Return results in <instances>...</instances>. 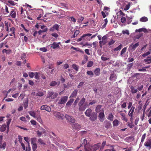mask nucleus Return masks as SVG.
<instances>
[{"mask_svg": "<svg viewBox=\"0 0 151 151\" xmlns=\"http://www.w3.org/2000/svg\"><path fill=\"white\" fill-rule=\"evenodd\" d=\"M72 68L77 72L79 69V66L76 64H73L72 65Z\"/></svg>", "mask_w": 151, "mask_h": 151, "instance_id": "35", "label": "nucleus"}, {"mask_svg": "<svg viewBox=\"0 0 151 151\" xmlns=\"http://www.w3.org/2000/svg\"><path fill=\"white\" fill-rule=\"evenodd\" d=\"M88 106V105L87 103L85 104L83 107H79V109L80 111H82L84 110L86 107Z\"/></svg>", "mask_w": 151, "mask_h": 151, "instance_id": "33", "label": "nucleus"}, {"mask_svg": "<svg viewBox=\"0 0 151 151\" xmlns=\"http://www.w3.org/2000/svg\"><path fill=\"white\" fill-rule=\"evenodd\" d=\"M127 47H125L122 50L121 52L120 55H122L125 52H126V51L127 50Z\"/></svg>", "mask_w": 151, "mask_h": 151, "instance_id": "43", "label": "nucleus"}, {"mask_svg": "<svg viewBox=\"0 0 151 151\" xmlns=\"http://www.w3.org/2000/svg\"><path fill=\"white\" fill-rule=\"evenodd\" d=\"M53 114L55 116L59 119L63 120L65 117L64 115L60 112L54 111Z\"/></svg>", "mask_w": 151, "mask_h": 151, "instance_id": "2", "label": "nucleus"}, {"mask_svg": "<svg viewBox=\"0 0 151 151\" xmlns=\"http://www.w3.org/2000/svg\"><path fill=\"white\" fill-rule=\"evenodd\" d=\"M71 125L73 128L75 129H79L81 127V126L77 123L72 124Z\"/></svg>", "mask_w": 151, "mask_h": 151, "instance_id": "15", "label": "nucleus"}, {"mask_svg": "<svg viewBox=\"0 0 151 151\" xmlns=\"http://www.w3.org/2000/svg\"><path fill=\"white\" fill-rule=\"evenodd\" d=\"M29 113L31 116L34 118H35L36 116V111H29Z\"/></svg>", "mask_w": 151, "mask_h": 151, "instance_id": "25", "label": "nucleus"}, {"mask_svg": "<svg viewBox=\"0 0 151 151\" xmlns=\"http://www.w3.org/2000/svg\"><path fill=\"white\" fill-rule=\"evenodd\" d=\"M65 118L70 123L71 125L72 124L74 123L75 122V119L73 118L72 116H70L68 114H66Z\"/></svg>", "mask_w": 151, "mask_h": 151, "instance_id": "4", "label": "nucleus"}, {"mask_svg": "<svg viewBox=\"0 0 151 151\" xmlns=\"http://www.w3.org/2000/svg\"><path fill=\"white\" fill-rule=\"evenodd\" d=\"M101 58V60L103 61H106L109 60V58L106 57V55H102Z\"/></svg>", "mask_w": 151, "mask_h": 151, "instance_id": "28", "label": "nucleus"}, {"mask_svg": "<svg viewBox=\"0 0 151 151\" xmlns=\"http://www.w3.org/2000/svg\"><path fill=\"white\" fill-rule=\"evenodd\" d=\"M28 106V101L27 100L24 102V108L26 109Z\"/></svg>", "mask_w": 151, "mask_h": 151, "instance_id": "57", "label": "nucleus"}, {"mask_svg": "<svg viewBox=\"0 0 151 151\" xmlns=\"http://www.w3.org/2000/svg\"><path fill=\"white\" fill-rule=\"evenodd\" d=\"M122 33L123 34H127V35H129V31L127 30H123L122 31Z\"/></svg>", "mask_w": 151, "mask_h": 151, "instance_id": "59", "label": "nucleus"}, {"mask_svg": "<svg viewBox=\"0 0 151 151\" xmlns=\"http://www.w3.org/2000/svg\"><path fill=\"white\" fill-rule=\"evenodd\" d=\"M7 127L5 125H3L1 126V127L0 128V131L1 132H3L6 129V128Z\"/></svg>", "mask_w": 151, "mask_h": 151, "instance_id": "38", "label": "nucleus"}, {"mask_svg": "<svg viewBox=\"0 0 151 151\" xmlns=\"http://www.w3.org/2000/svg\"><path fill=\"white\" fill-rule=\"evenodd\" d=\"M130 6V3L128 2L127 4L125 5L124 7V8L123 9L125 11H127L128 10Z\"/></svg>", "mask_w": 151, "mask_h": 151, "instance_id": "26", "label": "nucleus"}, {"mask_svg": "<svg viewBox=\"0 0 151 151\" xmlns=\"http://www.w3.org/2000/svg\"><path fill=\"white\" fill-rule=\"evenodd\" d=\"M101 108V105H99L97 106L96 107V112L97 113L99 112Z\"/></svg>", "mask_w": 151, "mask_h": 151, "instance_id": "53", "label": "nucleus"}, {"mask_svg": "<svg viewBox=\"0 0 151 151\" xmlns=\"http://www.w3.org/2000/svg\"><path fill=\"white\" fill-rule=\"evenodd\" d=\"M147 32L146 29L144 28H141L139 29H136L135 30L136 32Z\"/></svg>", "mask_w": 151, "mask_h": 151, "instance_id": "22", "label": "nucleus"}, {"mask_svg": "<svg viewBox=\"0 0 151 151\" xmlns=\"http://www.w3.org/2000/svg\"><path fill=\"white\" fill-rule=\"evenodd\" d=\"M89 117H90L89 119L91 121H94L97 119V115L96 113L94 112V113H93V114H92V115L91 116H89Z\"/></svg>", "mask_w": 151, "mask_h": 151, "instance_id": "9", "label": "nucleus"}, {"mask_svg": "<svg viewBox=\"0 0 151 151\" xmlns=\"http://www.w3.org/2000/svg\"><path fill=\"white\" fill-rule=\"evenodd\" d=\"M61 45L60 42H54L52 44H51L49 45L51 47H52L53 49H56L59 48L60 46Z\"/></svg>", "mask_w": 151, "mask_h": 151, "instance_id": "6", "label": "nucleus"}, {"mask_svg": "<svg viewBox=\"0 0 151 151\" xmlns=\"http://www.w3.org/2000/svg\"><path fill=\"white\" fill-rule=\"evenodd\" d=\"M92 35L91 34H85L83 35L81 37L78 39L76 41L77 42H80L82 40V38L84 37H86V36L90 37Z\"/></svg>", "mask_w": 151, "mask_h": 151, "instance_id": "16", "label": "nucleus"}, {"mask_svg": "<svg viewBox=\"0 0 151 151\" xmlns=\"http://www.w3.org/2000/svg\"><path fill=\"white\" fill-rule=\"evenodd\" d=\"M121 107L123 108H124L126 106V103L122 101L121 103Z\"/></svg>", "mask_w": 151, "mask_h": 151, "instance_id": "51", "label": "nucleus"}, {"mask_svg": "<svg viewBox=\"0 0 151 151\" xmlns=\"http://www.w3.org/2000/svg\"><path fill=\"white\" fill-rule=\"evenodd\" d=\"M99 120L101 122H103L104 120L105 116L104 111H102L99 113Z\"/></svg>", "mask_w": 151, "mask_h": 151, "instance_id": "8", "label": "nucleus"}, {"mask_svg": "<svg viewBox=\"0 0 151 151\" xmlns=\"http://www.w3.org/2000/svg\"><path fill=\"white\" fill-rule=\"evenodd\" d=\"M8 4V5H9L11 6H15L17 4V3L14 2L12 0H9L7 1Z\"/></svg>", "mask_w": 151, "mask_h": 151, "instance_id": "20", "label": "nucleus"}, {"mask_svg": "<svg viewBox=\"0 0 151 151\" xmlns=\"http://www.w3.org/2000/svg\"><path fill=\"white\" fill-rule=\"evenodd\" d=\"M127 126L128 127H130V128H132L134 126V124L132 122L129 123V122H128L127 123Z\"/></svg>", "mask_w": 151, "mask_h": 151, "instance_id": "60", "label": "nucleus"}, {"mask_svg": "<svg viewBox=\"0 0 151 151\" xmlns=\"http://www.w3.org/2000/svg\"><path fill=\"white\" fill-rule=\"evenodd\" d=\"M120 115L122 116V119L123 120L125 121L126 122H127V120L125 117V114L124 113H121Z\"/></svg>", "mask_w": 151, "mask_h": 151, "instance_id": "36", "label": "nucleus"}, {"mask_svg": "<svg viewBox=\"0 0 151 151\" xmlns=\"http://www.w3.org/2000/svg\"><path fill=\"white\" fill-rule=\"evenodd\" d=\"M53 94V92L52 91H49L47 94V96L46 98V99L47 101H49L50 100H48V99H50V97H51L52 96V95Z\"/></svg>", "mask_w": 151, "mask_h": 151, "instance_id": "19", "label": "nucleus"}, {"mask_svg": "<svg viewBox=\"0 0 151 151\" xmlns=\"http://www.w3.org/2000/svg\"><path fill=\"white\" fill-rule=\"evenodd\" d=\"M78 92V90H75L72 93V94L70 96V97H73L76 96Z\"/></svg>", "mask_w": 151, "mask_h": 151, "instance_id": "27", "label": "nucleus"}, {"mask_svg": "<svg viewBox=\"0 0 151 151\" xmlns=\"http://www.w3.org/2000/svg\"><path fill=\"white\" fill-rule=\"evenodd\" d=\"M116 78V75L114 73H111L110 77L109 78V79L110 81L114 82L115 81Z\"/></svg>", "mask_w": 151, "mask_h": 151, "instance_id": "17", "label": "nucleus"}, {"mask_svg": "<svg viewBox=\"0 0 151 151\" xmlns=\"http://www.w3.org/2000/svg\"><path fill=\"white\" fill-rule=\"evenodd\" d=\"M35 118L41 124L42 123V120L41 119V117L40 115L36 116Z\"/></svg>", "mask_w": 151, "mask_h": 151, "instance_id": "31", "label": "nucleus"}, {"mask_svg": "<svg viewBox=\"0 0 151 151\" xmlns=\"http://www.w3.org/2000/svg\"><path fill=\"white\" fill-rule=\"evenodd\" d=\"M134 109H135V107H134L133 106H132L131 107V109L130 110V111H129V116H131V117L132 116V115H133V114L134 111Z\"/></svg>", "mask_w": 151, "mask_h": 151, "instance_id": "21", "label": "nucleus"}, {"mask_svg": "<svg viewBox=\"0 0 151 151\" xmlns=\"http://www.w3.org/2000/svg\"><path fill=\"white\" fill-rule=\"evenodd\" d=\"M16 82V81L15 78H13L10 82V84H13Z\"/></svg>", "mask_w": 151, "mask_h": 151, "instance_id": "63", "label": "nucleus"}, {"mask_svg": "<svg viewBox=\"0 0 151 151\" xmlns=\"http://www.w3.org/2000/svg\"><path fill=\"white\" fill-rule=\"evenodd\" d=\"M11 121V119H9L7 120V122H6L7 127L8 129H9V125Z\"/></svg>", "mask_w": 151, "mask_h": 151, "instance_id": "44", "label": "nucleus"}, {"mask_svg": "<svg viewBox=\"0 0 151 151\" xmlns=\"http://www.w3.org/2000/svg\"><path fill=\"white\" fill-rule=\"evenodd\" d=\"M6 145V144L5 142H4L3 143L2 142V143H0V148L4 149H5Z\"/></svg>", "mask_w": 151, "mask_h": 151, "instance_id": "32", "label": "nucleus"}, {"mask_svg": "<svg viewBox=\"0 0 151 151\" xmlns=\"http://www.w3.org/2000/svg\"><path fill=\"white\" fill-rule=\"evenodd\" d=\"M107 37L106 36H104L102 38V40L100 41L99 43L101 45H104L107 42Z\"/></svg>", "mask_w": 151, "mask_h": 151, "instance_id": "13", "label": "nucleus"}, {"mask_svg": "<svg viewBox=\"0 0 151 151\" xmlns=\"http://www.w3.org/2000/svg\"><path fill=\"white\" fill-rule=\"evenodd\" d=\"M114 117V116H113V115L112 114H109L108 116V119H109L111 121L113 120V119Z\"/></svg>", "mask_w": 151, "mask_h": 151, "instance_id": "56", "label": "nucleus"}, {"mask_svg": "<svg viewBox=\"0 0 151 151\" xmlns=\"http://www.w3.org/2000/svg\"><path fill=\"white\" fill-rule=\"evenodd\" d=\"M128 2L125 1L124 0H122V1H117V4L118 6L120 7L122 9H123L124 7Z\"/></svg>", "mask_w": 151, "mask_h": 151, "instance_id": "5", "label": "nucleus"}, {"mask_svg": "<svg viewBox=\"0 0 151 151\" xmlns=\"http://www.w3.org/2000/svg\"><path fill=\"white\" fill-rule=\"evenodd\" d=\"M87 74L90 76L91 77H92L93 75V72L91 70H89L87 72Z\"/></svg>", "mask_w": 151, "mask_h": 151, "instance_id": "40", "label": "nucleus"}, {"mask_svg": "<svg viewBox=\"0 0 151 151\" xmlns=\"http://www.w3.org/2000/svg\"><path fill=\"white\" fill-rule=\"evenodd\" d=\"M133 17V16H132L130 17H127V18L129 19L128 21H127L128 24H129L131 22L132 20H131L132 19Z\"/></svg>", "mask_w": 151, "mask_h": 151, "instance_id": "48", "label": "nucleus"}, {"mask_svg": "<svg viewBox=\"0 0 151 151\" xmlns=\"http://www.w3.org/2000/svg\"><path fill=\"white\" fill-rule=\"evenodd\" d=\"M94 112H93L92 110L90 109H87L85 112V114L86 116L88 117H89L91 116L93 114V113H94Z\"/></svg>", "mask_w": 151, "mask_h": 151, "instance_id": "11", "label": "nucleus"}, {"mask_svg": "<svg viewBox=\"0 0 151 151\" xmlns=\"http://www.w3.org/2000/svg\"><path fill=\"white\" fill-rule=\"evenodd\" d=\"M60 84V82H57L55 81H52L50 83V85L51 86H54L56 85H59Z\"/></svg>", "mask_w": 151, "mask_h": 151, "instance_id": "30", "label": "nucleus"}, {"mask_svg": "<svg viewBox=\"0 0 151 151\" xmlns=\"http://www.w3.org/2000/svg\"><path fill=\"white\" fill-rule=\"evenodd\" d=\"M37 139L36 138H33L31 139V143L32 144H36L35 142L36 141Z\"/></svg>", "mask_w": 151, "mask_h": 151, "instance_id": "47", "label": "nucleus"}, {"mask_svg": "<svg viewBox=\"0 0 151 151\" xmlns=\"http://www.w3.org/2000/svg\"><path fill=\"white\" fill-rule=\"evenodd\" d=\"M85 99L84 98H82L81 99L80 102L78 104V105L79 106V107H83L82 106L84 104V102H85Z\"/></svg>", "mask_w": 151, "mask_h": 151, "instance_id": "24", "label": "nucleus"}, {"mask_svg": "<svg viewBox=\"0 0 151 151\" xmlns=\"http://www.w3.org/2000/svg\"><path fill=\"white\" fill-rule=\"evenodd\" d=\"M69 20L75 23L76 22V19L73 17H69Z\"/></svg>", "mask_w": 151, "mask_h": 151, "instance_id": "54", "label": "nucleus"}, {"mask_svg": "<svg viewBox=\"0 0 151 151\" xmlns=\"http://www.w3.org/2000/svg\"><path fill=\"white\" fill-rule=\"evenodd\" d=\"M39 75L40 73H39L36 72L35 73L34 76H35V78L37 79H39L40 78Z\"/></svg>", "mask_w": 151, "mask_h": 151, "instance_id": "39", "label": "nucleus"}, {"mask_svg": "<svg viewBox=\"0 0 151 151\" xmlns=\"http://www.w3.org/2000/svg\"><path fill=\"white\" fill-rule=\"evenodd\" d=\"M32 145V148L33 151H35V150L37 148V145L36 144H33Z\"/></svg>", "mask_w": 151, "mask_h": 151, "instance_id": "58", "label": "nucleus"}, {"mask_svg": "<svg viewBox=\"0 0 151 151\" xmlns=\"http://www.w3.org/2000/svg\"><path fill=\"white\" fill-rule=\"evenodd\" d=\"M40 109L42 110H45L46 111H48L50 112L51 111V108L47 106V105H44L42 106L41 107Z\"/></svg>", "mask_w": 151, "mask_h": 151, "instance_id": "14", "label": "nucleus"}, {"mask_svg": "<svg viewBox=\"0 0 151 151\" xmlns=\"http://www.w3.org/2000/svg\"><path fill=\"white\" fill-rule=\"evenodd\" d=\"M100 145V143H98L95 145L91 147V148L89 147L88 148H85V151H96L98 149Z\"/></svg>", "mask_w": 151, "mask_h": 151, "instance_id": "3", "label": "nucleus"}, {"mask_svg": "<svg viewBox=\"0 0 151 151\" xmlns=\"http://www.w3.org/2000/svg\"><path fill=\"white\" fill-rule=\"evenodd\" d=\"M145 146L148 147V149L150 150L151 148V139H148L145 143Z\"/></svg>", "mask_w": 151, "mask_h": 151, "instance_id": "12", "label": "nucleus"}, {"mask_svg": "<svg viewBox=\"0 0 151 151\" xmlns=\"http://www.w3.org/2000/svg\"><path fill=\"white\" fill-rule=\"evenodd\" d=\"M122 45H119L118 47H116L114 49V51H118L119 50L122 48Z\"/></svg>", "mask_w": 151, "mask_h": 151, "instance_id": "55", "label": "nucleus"}, {"mask_svg": "<svg viewBox=\"0 0 151 151\" xmlns=\"http://www.w3.org/2000/svg\"><path fill=\"white\" fill-rule=\"evenodd\" d=\"M94 74L96 76H98L100 74V69L99 68H96L94 71Z\"/></svg>", "mask_w": 151, "mask_h": 151, "instance_id": "18", "label": "nucleus"}, {"mask_svg": "<svg viewBox=\"0 0 151 151\" xmlns=\"http://www.w3.org/2000/svg\"><path fill=\"white\" fill-rule=\"evenodd\" d=\"M119 121L118 120L116 119L113 122V125L114 126H116L118 125Z\"/></svg>", "mask_w": 151, "mask_h": 151, "instance_id": "50", "label": "nucleus"}, {"mask_svg": "<svg viewBox=\"0 0 151 151\" xmlns=\"http://www.w3.org/2000/svg\"><path fill=\"white\" fill-rule=\"evenodd\" d=\"M24 140H25V141L26 142H27L28 144V146H29V144L30 140H29V138L28 137H24Z\"/></svg>", "mask_w": 151, "mask_h": 151, "instance_id": "46", "label": "nucleus"}, {"mask_svg": "<svg viewBox=\"0 0 151 151\" xmlns=\"http://www.w3.org/2000/svg\"><path fill=\"white\" fill-rule=\"evenodd\" d=\"M121 22L122 23H125L126 21V18L124 17H122L121 19Z\"/></svg>", "mask_w": 151, "mask_h": 151, "instance_id": "62", "label": "nucleus"}, {"mask_svg": "<svg viewBox=\"0 0 151 151\" xmlns=\"http://www.w3.org/2000/svg\"><path fill=\"white\" fill-rule=\"evenodd\" d=\"M59 27L60 25H59L56 24L54 25L52 27L50 28L49 30L50 32H53L55 30L58 31Z\"/></svg>", "mask_w": 151, "mask_h": 151, "instance_id": "10", "label": "nucleus"}, {"mask_svg": "<svg viewBox=\"0 0 151 151\" xmlns=\"http://www.w3.org/2000/svg\"><path fill=\"white\" fill-rule=\"evenodd\" d=\"M104 123L105 127L106 128H108L110 126V123L107 121H105Z\"/></svg>", "mask_w": 151, "mask_h": 151, "instance_id": "23", "label": "nucleus"}, {"mask_svg": "<svg viewBox=\"0 0 151 151\" xmlns=\"http://www.w3.org/2000/svg\"><path fill=\"white\" fill-rule=\"evenodd\" d=\"M93 65V62L92 61H89L87 64V67H91Z\"/></svg>", "mask_w": 151, "mask_h": 151, "instance_id": "49", "label": "nucleus"}, {"mask_svg": "<svg viewBox=\"0 0 151 151\" xmlns=\"http://www.w3.org/2000/svg\"><path fill=\"white\" fill-rule=\"evenodd\" d=\"M10 14L12 17L15 18L16 16V13L15 11H14V10L12 9L11 12Z\"/></svg>", "mask_w": 151, "mask_h": 151, "instance_id": "29", "label": "nucleus"}, {"mask_svg": "<svg viewBox=\"0 0 151 151\" xmlns=\"http://www.w3.org/2000/svg\"><path fill=\"white\" fill-rule=\"evenodd\" d=\"M80 33V31L78 30H76L74 32L73 37H75L77 36L78 35L79 33Z\"/></svg>", "mask_w": 151, "mask_h": 151, "instance_id": "41", "label": "nucleus"}, {"mask_svg": "<svg viewBox=\"0 0 151 151\" xmlns=\"http://www.w3.org/2000/svg\"><path fill=\"white\" fill-rule=\"evenodd\" d=\"M139 45V43L138 42L136 43L133 42L129 46L128 50L129 51L132 52L134 51Z\"/></svg>", "mask_w": 151, "mask_h": 151, "instance_id": "1", "label": "nucleus"}, {"mask_svg": "<svg viewBox=\"0 0 151 151\" xmlns=\"http://www.w3.org/2000/svg\"><path fill=\"white\" fill-rule=\"evenodd\" d=\"M68 98L67 96H64L62 97L59 100L58 102V104H65L67 101Z\"/></svg>", "mask_w": 151, "mask_h": 151, "instance_id": "7", "label": "nucleus"}, {"mask_svg": "<svg viewBox=\"0 0 151 151\" xmlns=\"http://www.w3.org/2000/svg\"><path fill=\"white\" fill-rule=\"evenodd\" d=\"M88 143V142L87 140H86V139H83V142L82 143V145H84L85 147V149L87 148H86V145H87V144Z\"/></svg>", "mask_w": 151, "mask_h": 151, "instance_id": "37", "label": "nucleus"}, {"mask_svg": "<svg viewBox=\"0 0 151 151\" xmlns=\"http://www.w3.org/2000/svg\"><path fill=\"white\" fill-rule=\"evenodd\" d=\"M146 135V134L145 133L142 136L141 140V142H144V139H145Z\"/></svg>", "mask_w": 151, "mask_h": 151, "instance_id": "61", "label": "nucleus"}, {"mask_svg": "<svg viewBox=\"0 0 151 151\" xmlns=\"http://www.w3.org/2000/svg\"><path fill=\"white\" fill-rule=\"evenodd\" d=\"M130 88L131 89V92L132 93H135L137 92V90L135 89L133 86H132Z\"/></svg>", "mask_w": 151, "mask_h": 151, "instance_id": "42", "label": "nucleus"}, {"mask_svg": "<svg viewBox=\"0 0 151 151\" xmlns=\"http://www.w3.org/2000/svg\"><path fill=\"white\" fill-rule=\"evenodd\" d=\"M146 63H151V59L146 58L144 60Z\"/></svg>", "mask_w": 151, "mask_h": 151, "instance_id": "52", "label": "nucleus"}, {"mask_svg": "<svg viewBox=\"0 0 151 151\" xmlns=\"http://www.w3.org/2000/svg\"><path fill=\"white\" fill-rule=\"evenodd\" d=\"M148 20L147 18L145 17H143L140 19V21L142 22H145Z\"/></svg>", "mask_w": 151, "mask_h": 151, "instance_id": "34", "label": "nucleus"}, {"mask_svg": "<svg viewBox=\"0 0 151 151\" xmlns=\"http://www.w3.org/2000/svg\"><path fill=\"white\" fill-rule=\"evenodd\" d=\"M74 101V100L73 99H70L66 103V105L68 106L70 105Z\"/></svg>", "mask_w": 151, "mask_h": 151, "instance_id": "45", "label": "nucleus"}, {"mask_svg": "<svg viewBox=\"0 0 151 151\" xmlns=\"http://www.w3.org/2000/svg\"><path fill=\"white\" fill-rule=\"evenodd\" d=\"M30 123L34 125H36L37 124V122L35 120H31L30 121Z\"/></svg>", "mask_w": 151, "mask_h": 151, "instance_id": "64", "label": "nucleus"}]
</instances>
